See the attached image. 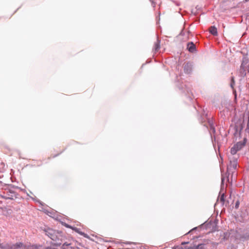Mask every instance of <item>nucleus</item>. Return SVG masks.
<instances>
[{
  "label": "nucleus",
  "instance_id": "f257e3e1",
  "mask_svg": "<svg viewBox=\"0 0 249 249\" xmlns=\"http://www.w3.org/2000/svg\"><path fill=\"white\" fill-rule=\"evenodd\" d=\"M45 233L50 238L53 242H51V244L56 247L60 246L62 244L63 235L61 231H58L51 228L44 230Z\"/></svg>",
  "mask_w": 249,
  "mask_h": 249
},
{
  "label": "nucleus",
  "instance_id": "f03ea898",
  "mask_svg": "<svg viewBox=\"0 0 249 249\" xmlns=\"http://www.w3.org/2000/svg\"><path fill=\"white\" fill-rule=\"evenodd\" d=\"M23 247H24V245L21 242H18L15 244L7 242L0 243V249H21Z\"/></svg>",
  "mask_w": 249,
  "mask_h": 249
},
{
  "label": "nucleus",
  "instance_id": "7ed1b4c3",
  "mask_svg": "<svg viewBox=\"0 0 249 249\" xmlns=\"http://www.w3.org/2000/svg\"><path fill=\"white\" fill-rule=\"evenodd\" d=\"M208 120V123L210 126V133L211 134V139L212 142L213 141H215V137L214 135H213L212 134H214L215 133V129L212 120H211L210 118H207Z\"/></svg>",
  "mask_w": 249,
  "mask_h": 249
},
{
  "label": "nucleus",
  "instance_id": "20e7f679",
  "mask_svg": "<svg viewBox=\"0 0 249 249\" xmlns=\"http://www.w3.org/2000/svg\"><path fill=\"white\" fill-rule=\"evenodd\" d=\"M193 65L190 62L184 63L183 64V69L185 73L190 74L191 73L192 71Z\"/></svg>",
  "mask_w": 249,
  "mask_h": 249
},
{
  "label": "nucleus",
  "instance_id": "39448f33",
  "mask_svg": "<svg viewBox=\"0 0 249 249\" xmlns=\"http://www.w3.org/2000/svg\"><path fill=\"white\" fill-rule=\"evenodd\" d=\"M240 76L242 77L246 76L247 72H249V68L240 66L239 70Z\"/></svg>",
  "mask_w": 249,
  "mask_h": 249
},
{
  "label": "nucleus",
  "instance_id": "423d86ee",
  "mask_svg": "<svg viewBox=\"0 0 249 249\" xmlns=\"http://www.w3.org/2000/svg\"><path fill=\"white\" fill-rule=\"evenodd\" d=\"M247 142V139L244 138L243 141H240L236 143V144H234V145L236 147V148L239 151L241 150L246 144Z\"/></svg>",
  "mask_w": 249,
  "mask_h": 249
},
{
  "label": "nucleus",
  "instance_id": "0eeeda50",
  "mask_svg": "<svg viewBox=\"0 0 249 249\" xmlns=\"http://www.w3.org/2000/svg\"><path fill=\"white\" fill-rule=\"evenodd\" d=\"M187 49L190 53H194L196 51L195 44L193 42L187 43Z\"/></svg>",
  "mask_w": 249,
  "mask_h": 249
},
{
  "label": "nucleus",
  "instance_id": "6e6552de",
  "mask_svg": "<svg viewBox=\"0 0 249 249\" xmlns=\"http://www.w3.org/2000/svg\"><path fill=\"white\" fill-rule=\"evenodd\" d=\"M62 249H77V248H75L74 247L71 246V243H67V242H65L64 243L62 246H61Z\"/></svg>",
  "mask_w": 249,
  "mask_h": 249
},
{
  "label": "nucleus",
  "instance_id": "1a4fd4ad",
  "mask_svg": "<svg viewBox=\"0 0 249 249\" xmlns=\"http://www.w3.org/2000/svg\"><path fill=\"white\" fill-rule=\"evenodd\" d=\"M235 85V81L233 77H231V83H230V87L232 89L233 93L234 95L235 98H236V90L234 89V86Z\"/></svg>",
  "mask_w": 249,
  "mask_h": 249
},
{
  "label": "nucleus",
  "instance_id": "9d476101",
  "mask_svg": "<svg viewBox=\"0 0 249 249\" xmlns=\"http://www.w3.org/2000/svg\"><path fill=\"white\" fill-rule=\"evenodd\" d=\"M209 32L214 36H216L218 35L217 28L214 26H211L210 27Z\"/></svg>",
  "mask_w": 249,
  "mask_h": 249
},
{
  "label": "nucleus",
  "instance_id": "9b49d317",
  "mask_svg": "<svg viewBox=\"0 0 249 249\" xmlns=\"http://www.w3.org/2000/svg\"><path fill=\"white\" fill-rule=\"evenodd\" d=\"M230 166L235 169L237 166V159L234 158L232 160H230Z\"/></svg>",
  "mask_w": 249,
  "mask_h": 249
},
{
  "label": "nucleus",
  "instance_id": "f8f14e48",
  "mask_svg": "<svg viewBox=\"0 0 249 249\" xmlns=\"http://www.w3.org/2000/svg\"><path fill=\"white\" fill-rule=\"evenodd\" d=\"M248 63H249L248 59L246 57H243V58L242 59V61L241 66H242V67H245L249 68V67L248 65Z\"/></svg>",
  "mask_w": 249,
  "mask_h": 249
},
{
  "label": "nucleus",
  "instance_id": "ddd939ff",
  "mask_svg": "<svg viewBox=\"0 0 249 249\" xmlns=\"http://www.w3.org/2000/svg\"><path fill=\"white\" fill-rule=\"evenodd\" d=\"M160 48V40L157 38V42L154 44V50L155 52L159 51Z\"/></svg>",
  "mask_w": 249,
  "mask_h": 249
},
{
  "label": "nucleus",
  "instance_id": "4468645a",
  "mask_svg": "<svg viewBox=\"0 0 249 249\" xmlns=\"http://www.w3.org/2000/svg\"><path fill=\"white\" fill-rule=\"evenodd\" d=\"M74 231H75L76 232L78 233L81 235H83L85 237H87L88 235L84 232L81 231H80V229L77 228H74L72 229Z\"/></svg>",
  "mask_w": 249,
  "mask_h": 249
},
{
  "label": "nucleus",
  "instance_id": "2eb2a0df",
  "mask_svg": "<svg viewBox=\"0 0 249 249\" xmlns=\"http://www.w3.org/2000/svg\"><path fill=\"white\" fill-rule=\"evenodd\" d=\"M239 151L237 148H236V147L234 145L231 148V155H235L237 152Z\"/></svg>",
  "mask_w": 249,
  "mask_h": 249
},
{
  "label": "nucleus",
  "instance_id": "dca6fc26",
  "mask_svg": "<svg viewBox=\"0 0 249 249\" xmlns=\"http://www.w3.org/2000/svg\"><path fill=\"white\" fill-rule=\"evenodd\" d=\"M189 242H183L182 243L181 245L183 246H182L181 247L178 248V249H191V247H187V246H185V244H188Z\"/></svg>",
  "mask_w": 249,
  "mask_h": 249
},
{
  "label": "nucleus",
  "instance_id": "f3484780",
  "mask_svg": "<svg viewBox=\"0 0 249 249\" xmlns=\"http://www.w3.org/2000/svg\"><path fill=\"white\" fill-rule=\"evenodd\" d=\"M225 195L224 193H223L220 197V200L221 202V203L223 205L225 202Z\"/></svg>",
  "mask_w": 249,
  "mask_h": 249
},
{
  "label": "nucleus",
  "instance_id": "a211bd4d",
  "mask_svg": "<svg viewBox=\"0 0 249 249\" xmlns=\"http://www.w3.org/2000/svg\"><path fill=\"white\" fill-rule=\"evenodd\" d=\"M207 225H208V224H207L206 222H205L200 226V228H203V229H205V228L206 229Z\"/></svg>",
  "mask_w": 249,
  "mask_h": 249
},
{
  "label": "nucleus",
  "instance_id": "6ab92c4d",
  "mask_svg": "<svg viewBox=\"0 0 249 249\" xmlns=\"http://www.w3.org/2000/svg\"><path fill=\"white\" fill-rule=\"evenodd\" d=\"M239 204H240L239 201L238 200H237L236 201L235 204V208L236 209H237L239 208Z\"/></svg>",
  "mask_w": 249,
  "mask_h": 249
},
{
  "label": "nucleus",
  "instance_id": "aec40b11",
  "mask_svg": "<svg viewBox=\"0 0 249 249\" xmlns=\"http://www.w3.org/2000/svg\"><path fill=\"white\" fill-rule=\"evenodd\" d=\"M40 247H41V246L38 245H33L32 246V247L35 249H38V248Z\"/></svg>",
  "mask_w": 249,
  "mask_h": 249
},
{
  "label": "nucleus",
  "instance_id": "412c9836",
  "mask_svg": "<svg viewBox=\"0 0 249 249\" xmlns=\"http://www.w3.org/2000/svg\"><path fill=\"white\" fill-rule=\"evenodd\" d=\"M140 249H149V248L146 246H142L140 248Z\"/></svg>",
  "mask_w": 249,
  "mask_h": 249
},
{
  "label": "nucleus",
  "instance_id": "4be33fe9",
  "mask_svg": "<svg viewBox=\"0 0 249 249\" xmlns=\"http://www.w3.org/2000/svg\"><path fill=\"white\" fill-rule=\"evenodd\" d=\"M46 249H56L55 248H53L51 247H47L45 248Z\"/></svg>",
  "mask_w": 249,
  "mask_h": 249
},
{
  "label": "nucleus",
  "instance_id": "5701e85b",
  "mask_svg": "<svg viewBox=\"0 0 249 249\" xmlns=\"http://www.w3.org/2000/svg\"><path fill=\"white\" fill-rule=\"evenodd\" d=\"M197 229V227H195V228H193L192 230H191L189 231V232H192V231H195V230H196Z\"/></svg>",
  "mask_w": 249,
  "mask_h": 249
},
{
  "label": "nucleus",
  "instance_id": "b1692460",
  "mask_svg": "<svg viewBox=\"0 0 249 249\" xmlns=\"http://www.w3.org/2000/svg\"><path fill=\"white\" fill-rule=\"evenodd\" d=\"M65 226H66V227H68V228H71V227L70 226L68 225V224H65Z\"/></svg>",
  "mask_w": 249,
  "mask_h": 249
},
{
  "label": "nucleus",
  "instance_id": "393cba45",
  "mask_svg": "<svg viewBox=\"0 0 249 249\" xmlns=\"http://www.w3.org/2000/svg\"><path fill=\"white\" fill-rule=\"evenodd\" d=\"M65 226H66V227H68V228H71V227L70 226L68 225V224H65Z\"/></svg>",
  "mask_w": 249,
  "mask_h": 249
},
{
  "label": "nucleus",
  "instance_id": "a878e982",
  "mask_svg": "<svg viewBox=\"0 0 249 249\" xmlns=\"http://www.w3.org/2000/svg\"><path fill=\"white\" fill-rule=\"evenodd\" d=\"M224 180V178H222V184H223Z\"/></svg>",
  "mask_w": 249,
  "mask_h": 249
},
{
  "label": "nucleus",
  "instance_id": "bb28decb",
  "mask_svg": "<svg viewBox=\"0 0 249 249\" xmlns=\"http://www.w3.org/2000/svg\"><path fill=\"white\" fill-rule=\"evenodd\" d=\"M245 1H248L249 0H244Z\"/></svg>",
  "mask_w": 249,
  "mask_h": 249
},
{
  "label": "nucleus",
  "instance_id": "cd10ccee",
  "mask_svg": "<svg viewBox=\"0 0 249 249\" xmlns=\"http://www.w3.org/2000/svg\"><path fill=\"white\" fill-rule=\"evenodd\" d=\"M176 249L175 248V249Z\"/></svg>",
  "mask_w": 249,
  "mask_h": 249
}]
</instances>
